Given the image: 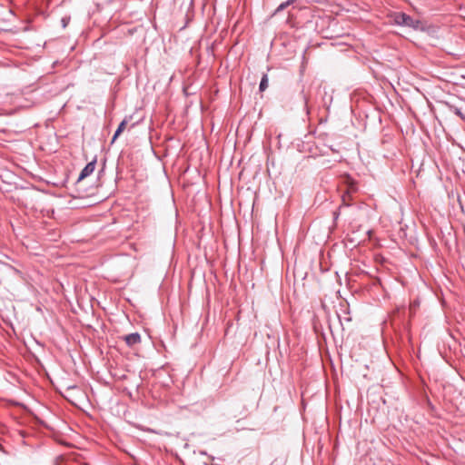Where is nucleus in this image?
<instances>
[{
	"mask_svg": "<svg viewBox=\"0 0 465 465\" xmlns=\"http://www.w3.org/2000/svg\"><path fill=\"white\" fill-rule=\"evenodd\" d=\"M297 0H287L284 3H282L276 9V12H280L283 9H285L287 6L291 5L292 4L295 3Z\"/></svg>",
	"mask_w": 465,
	"mask_h": 465,
	"instance_id": "obj_6",
	"label": "nucleus"
},
{
	"mask_svg": "<svg viewBox=\"0 0 465 465\" xmlns=\"http://www.w3.org/2000/svg\"><path fill=\"white\" fill-rule=\"evenodd\" d=\"M268 87V77L264 74L261 80L259 89L261 92H263Z\"/></svg>",
	"mask_w": 465,
	"mask_h": 465,
	"instance_id": "obj_5",
	"label": "nucleus"
},
{
	"mask_svg": "<svg viewBox=\"0 0 465 465\" xmlns=\"http://www.w3.org/2000/svg\"><path fill=\"white\" fill-rule=\"evenodd\" d=\"M62 22H63L64 27H65L66 26V23H67L66 19L63 18Z\"/></svg>",
	"mask_w": 465,
	"mask_h": 465,
	"instance_id": "obj_8",
	"label": "nucleus"
},
{
	"mask_svg": "<svg viewBox=\"0 0 465 465\" xmlns=\"http://www.w3.org/2000/svg\"><path fill=\"white\" fill-rule=\"evenodd\" d=\"M124 340L129 347H133L141 342V336L138 332H134L125 335Z\"/></svg>",
	"mask_w": 465,
	"mask_h": 465,
	"instance_id": "obj_2",
	"label": "nucleus"
},
{
	"mask_svg": "<svg viewBox=\"0 0 465 465\" xmlns=\"http://www.w3.org/2000/svg\"><path fill=\"white\" fill-rule=\"evenodd\" d=\"M455 113H456L458 115L462 116L461 112H460V109L456 108V109H455Z\"/></svg>",
	"mask_w": 465,
	"mask_h": 465,
	"instance_id": "obj_7",
	"label": "nucleus"
},
{
	"mask_svg": "<svg viewBox=\"0 0 465 465\" xmlns=\"http://www.w3.org/2000/svg\"><path fill=\"white\" fill-rule=\"evenodd\" d=\"M95 163H96L95 160L88 163L85 165V167L82 170L78 180H83V179L86 178L87 176H89L91 173H93L95 169Z\"/></svg>",
	"mask_w": 465,
	"mask_h": 465,
	"instance_id": "obj_3",
	"label": "nucleus"
},
{
	"mask_svg": "<svg viewBox=\"0 0 465 465\" xmlns=\"http://www.w3.org/2000/svg\"><path fill=\"white\" fill-rule=\"evenodd\" d=\"M391 19L393 23L398 25L408 26L414 30H423V25L420 21L415 20L404 13H395L392 15Z\"/></svg>",
	"mask_w": 465,
	"mask_h": 465,
	"instance_id": "obj_1",
	"label": "nucleus"
},
{
	"mask_svg": "<svg viewBox=\"0 0 465 465\" xmlns=\"http://www.w3.org/2000/svg\"><path fill=\"white\" fill-rule=\"evenodd\" d=\"M127 124H128L127 119H124L120 123V124L118 125V128L116 129V131L113 136L112 143H114L115 140L118 138V136L124 131Z\"/></svg>",
	"mask_w": 465,
	"mask_h": 465,
	"instance_id": "obj_4",
	"label": "nucleus"
}]
</instances>
